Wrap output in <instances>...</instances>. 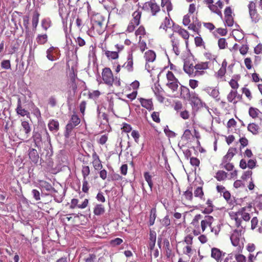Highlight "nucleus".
I'll use <instances>...</instances> for the list:
<instances>
[{"label": "nucleus", "mask_w": 262, "mask_h": 262, "mask_svg": "<svg viewBox=\"0 0 262 262\" xmlns=\"http://www.w3.org/2000/svg\"><path fill=\"white\" fill-rule=\"evenodd\" d=\"M215 220L214 218L210 215H195L190 223V227L192 228L193 235L198 236L209 229L215 235H218L220 232V228L218 226H213Z\"/></svg>", "instance_id": "nucleus-1"}, {"label": "nucleus", "mask_w": 262, "mask_h": 262, "mask_svg": "<svg viewBox=\"0 0 262 262\" xmlns=\"http://www.w3.org/2000/svg\"><path fill=\"white\" fill-rule=\"evenodd\" d=\"M251 205L242 207L236 212L229 213L230 217L235 222V226L241 231L245 230L251 219L250 211Z\"/></svg>", "instance_id": "nucleus-2"}, {"label": "nucleus", "mask_w": 262, "mask_h": 262, "mask_svg": "<svg viewBox=\"0 0 262 262\" xmlns=\"http://www.w3.org/2000/svg\"><path fill=\"white\" fill-rule=\"evenodd\" d=\"M91 29L96 32L97 34H102L105 30L107 22L105 17L100 13L93 14L91 19Z\"/></svg>", "instance_id": "nucleus-3"}, {"label": "nucleus", "mask_w": 262, "mask_h": 262, "mask_svg": "<svg viewBox=\"0 0 262 262\" xmlns=\"http://www.w3.org/2000/svg\"><path fill=\"white\" fill-rule=\"evenodd\" d=\"M142 9L154 17H158L161 14L165 13V11H162L160 5L157 3L156 0H150L145 2L143 4Z\"/></svg>", "instance_id": "nucleus-4"}, {"label": "nucleus", "mask_w": 262, "mask_h": 262, "mask_svg": "<svg viewBox=\"0 0 262 262\" xmlns=\"http://www.w3.org/2000/svg\"><path fill=\"white\" fill-rule=\"evenodd\" d=\"M31 132V126L27 121H21L20 126L14 130L15 135L20 140L28 138Z\"/></svg>", "instance_id": "nucleus-5"}, {"label": "nucleus", "mask_w": 262, "mask_h": 262, "mask_svg": "<svg viewBox=\"0 0 262 262\" xmlns=\"http://www.w3.org/2000/svg\"><path fill=\"white\" fill-rule=\"evenodd\" d=\"M204 3L211 12L222 17L223 15L221 10L224 6V3L222 1L218 0L214 3L213 0H204Z\"/></svg>", "instance_id": "nucleus-6"}, {"label": "nucleus", "mask_w": 262, "mask_h": 262, "mask_svg": "<svg viewBox=\"0 0 262 262\" xmlns=\"http://www.w3.org/2000/svg\"><path fill=\"white\" fill-rule=\"evenodd\" d=\"M248 8L251 23L254 24L258 23L261 19V16L258 12L256 3L253 1L249 2Z\"/></svg>", "instance_id": "nucleus-7"}, {"label": "nucleus", "mask_w": 262, "mask_h": 262, "mask_svg": "<svg viewBox=\"0 0 262 262\" xmlns=\"http://www.w3.org/2000/svg\"><path fill=\"white\" fill-rule=\"evenodd\" d=\"M141 15L142 12L139 10L135 11L132 14L133 18L130 21L126 29L128 32H133L135 30L136 27L140 24Z\"/></svg>", "instance_id": "nucleus-8"}, {"label": "nucleus", "mask_w": 262, "mask_h": 262, "mask_svg": "<svg viewBox=\"0 0 262 262\" xmlns=\"http://www.w3.org/2000/svg\"><path fill=\"white\" fill-rule=\"evenodd\" d=\"M80 119L76 114H73L66 127L65 136L69 137L73 129L79 124Z\"/></svg>", "instance_id": "nucleus-9"}, {"label": "nucleus", "mask_w": 262, "mask_h": 262, "mask_svg": "<svg viewBox=\"0 0 262 262\" xmlns=\"http://www.w3.org/2000/svg\"><path fill=\"white\" fill-rule=\"evenodd\" d=\"M172 50L176 55H179L184 49V43L180 38L173 33L170 35Z\"/></svg>", "instance_id": "nucleus-10"}, {"label": "nucleus", "mask_w": 262, "mask_h": 262, "mask_svg": "<svg viewBox=\"0 0 262 262\" xmlns=\"http://www.w3.org/2000/svg\"><path fill=\"white\" fill-rule=\"evenodd\" d=\"M257 166V161L255 158L249 159L247 161L245 159H242L239 163V167L242 169L249 168L251 170Z\"/></svg>", "instance_id": "nucleus-11"}, {"label": "nucleus", "mask_w": 262, "mask_h": 262, "mask_svg": "<svg viewBox=\"0 0 262 262\" xmlns=\"http://www.w3.org/2000/svg\"><path fill=\"white\" fill-rule=\"evenodd\" d=\"M102 77L104 83L108 85H112L114 82V76L112 71L109 68H105L102 72Z\"/></svg>", "instance_id": "nucleus-12"}, {"label": "nucleus", "mask_w": 262, "mask_h": 262, "mask_svg": "<svg viewBox=\"0 0 262 262\" xmlns=\"http://www.w3.org/2000/svg\"><path fill=\"white\" fill-rule=\"evenodd\" d=\"M242 99V95L238 93L236 90H231L227 96L228 102L235 105L238 101Z\"/></svg>", "instance_id": "nucleus-13"}, {"label": "nucleus", "mask_w": 262, "mask_h": 262, "mask_svg": "<svg viewBox=\"0 0 262 262\" xmlns=\"http://www.w3.org/2000/svg\"><path fill=\"white\" fill-rule=\"evenodd\" d=\"M225 255L226 253L219 248L213 247L211 249V257L216 262H221Z\"/></svg>", "instance_id": "nucleus-14"}, {"label": "nucleus", "mask_w": 262, "mask_h": 262, "mask_svg": "<svg viewBox=\"0 0 262 262\" xmlns=\"http://www.w3.org/2000/svg\"><path fill=\"white\" fill-rule=\"evenodd\" d=\"M183 70L190 76H195V67L193 63L189 60L184 61Z\"/></svg>", "instance_id": "nucleus-15"}, {"label": "nucleus", "mask_w": 262, "mask_h": 262, "mask_svg": "<svg viewBox=\"0 0 262 262\" xmlns=\"http://www.w3.org/2000/svg\"><path fill=\"white\" fill-rule=\"evenodd\" d=\"M174 32L178 34L180 36H181L184 40L187 46L188 44V40L189 38V33L186 29L182 28V27L178 26L177 27L174 28Z\"/></svg>", "instance_id": "nucleus-16"}, {"label": "nucleus", "mask_w": 262, "mask_h": 262, "mask_svg": "<svg viewBox=\"0 0 262 262\" xmlns=\"http://www.w3.org/2000/svg\"><path fill=\"white\" fill-rule=\"evenodd\" d=\"M89 200L87 199H84L82 204H79V200L77 199H73L71 202V205L70 206V208L71 209H75L77 207L79 209H84L89 204Z\"/></svg>", "instance_id": "nucleus-17"}, {"label": "nucleus", "mask_w": 262, "mask_h": 262, "mask_svg": "<svg viewBox=\"0 0 262 262\" xmlns=\"http://www.w3.org/2000/svg\"><path fill=\"white\" fill-rule=\"evenodd\" d=\"M208 62H202L195 65V76L202 75L204 73V70L208 68Z\"/></svg>", "instance_id": "nucleus-18"}, {"label": "nucleus", "mask_w": 262, "mask_h": 262, "mask_svg": "<svg viewBox=\"0 0 262 262\" xmlns=\"http://www.w3.org/2000/svg\"><path fill=\"white\" fill-rule=\"evenodd\" d=\"M214 177L217 181L220 182H224L229 180L228 173L223 170H217L215 172Z\"/></svg>", "instance_id": "nucleus-19"}, {"label": "nucleus", "mask_w": 262, "mask_h": 262, "mask_svg": "<svg viewBox=\"0 0 262 262\" xmlns=\"http://www.w3.org/2000/svg\"><path fill=\"white\" fill-rule=\"evenodd\" d=\"M161 6L163 8V11H165L164 9H166L167 15L168 17H170V12L173 9V5L171 2V0H161Z\"/></svg>", "instance_id": "nucleus-20"}, {"label": "nucleus", "mask_w": 262, "mask_h": 262, "mask_svg": "<svg viewBox=\"0 0 262 262\" xmlns=\"http://www.w3.org/2000/svg\"><path fill=\"white\" fill-rule=\"evenodd\" d=\"M191 92L189 88L184 85H181L180 86V97L181 98L187 100L188 98H190L191 95Z\"/></svg>", "instance_id": "nucleus-21"}, {"label": "nucleus", "mask_w": 262, "mask_h": 262, "mask_svg": "<svg viewBox=\"0 0 262 262\" xmlns=\"http://www.w3.org/2000/svg\"><path fill=\"white\" fill-rule=\"evenodd\" d=\"M16 113L21 116L24 117L27 116L28 117L30 115V113L24 108H23L21 106V102L20 98L17 100V107L16 108Z\"/></svg>", "instance_id": "nucleus-22"}, {"label": "nucleus", "mask_w": 262, "mask_h": 262, "mask_svg": "<svg viewBox=\"0 0 262 262\" xmlns=\"http://www.w3.org/2000/svg\"><path fill=\"white\" fill-rule=\"evenodd\" d=\"M139 101L142 107L149 111L154 110V105L151 99H146L140 98Z\"/></svg>", "instance_id": "nucleus-23"}, {"label": "nucleus", "mask_w": 262, "mask_h": 262, "mask_svg": "<svg viewBox=\"0 0 262 262\" xmlns=\"http://www.w3.org/2000/svg\"><path fill=\"white\" fill-rule=\"evenodd\" d=\"M192 199V188L190 187L187 190L184 192L183 194L182 201L184 202L183 204H185V203L191 202Z\"/></svg>", "instance_id": "nucleus-24"}, {"label": "nucleus", "mask_w": 262, "mask_h": 262, "mask_svg": "<svg viewBox=\"0 0 262 262\" xmlns=\"http://www.w3.org/2000/svg\"><path fill=\"white\" fill-rule=\"evenodd\" d=\"M133 55H129L127 61L122 66V68L126 69L128 72H132L134 70Z\"/></svg>", "instance_id": "nucleus-25"}, {"label": "nucleus", "mask_w": 262, "mask_h": 262, "mask_svg": "<svg viewBox=\"0 0 262 262\" xmlns=\"http://www.w3.org/2000/svg\"><path fill=\"white\" fill-rule=\"evenodd\" d=\"M236 153L237 149L235 147H230L227 154L223 157L222 160L231 161Z\"/></svg>", "instance_id": "nucleus-26"}, {"label": "nucleus", "mask_w": 262, "mask_h": 262, "mask_svg": "<svg viewBox=\"0 0 262 262\" xmlns=\"http://www.w3.org/2000/svg\"><path fill=\"white\" fill-rule=\"evenodd\" d=\"M240 234L237 230H235L230 236V239L233 246L236 247L239 246L240 241Z\"/></svg>", "instance_id": "nucleus-27"}, {"label": "nucleus", "mask_w": 262, "mask_h": 262, "mask_svg": "<svg viewBox=\"0 0 262 262\" xmlns=\"http://www.w3.org/2000/svg\"><path fill=\"white\" fill-rule=\"evenodd\" d=\"M28 152L29 159L31 161L34 163H37L39 158L37 150L34 148H30Z\"/></svg>", "instance_id": "nucleus-28"}, {"label": "nucleus", "mask_w": 262, "mask_h": 262, "mask_svg": "<svg viewBox=\"0 0 262 262\" xmlns=\"http://www.w3.org/2000/svg\"><path fill=\"white\" fill-rule=\"evenodd\" d=\"M188 101H191L194 105H199L202 104V101L195 92H191L190 98Z\"/></svg>", "instance_id": "nucleus-29"}, {"label": "nucleus", "mask_w": 262, "mask_h": 262, "mask_svg": "<svg viewBox=\"0 0 262 262\" xmlns=\"http://www.w3.org/2000/svg\"><path fill=\"white\" fill-rule=\"evenodd\" d=\"M144 57L146 61V63L148 62H152L156 59V55L154 51L148 50L145 53Z\"/></svg>", "instance_id": "nucleus-30"}, {"label": "nucleus", "mask_w": 262, "mask_h": 262, "mask_svg": "<svg viewBox=\"0 0 262 262\" xmlns=\"http://www.w3.org/2000/svg\"><path fill=\"white\" fill-rule=\"evenodd\" d=\"M220 167L226 169L228 171H233L234 168V165L231 161L222 160L220 165Z\"/></svg>", "instance_id": "nucleus-31"}, {"label": "nucleus", "mask_w": 262, "mask_h": 262, "mask_svg": "<svg viewBox=\"0 0 262 262\" xmlns=\"http://www.w3.org/2000/svg\"><path fill=\"white\" fill-rule=\"evenodd\" d=\"M32 138L35 146L39 148L42 143V137L41 134L38 132H34Z\"/></svg>", "instance_id": "nucleus-32"}, {"label": "nucleus", "mask_w": 262, "mask_h": 262, "mask_svg": "<svg viewBox=\"0 0 262 262\" xmlns=\"http://www.w3.org/2000/svg\"><path fill=\"white\" fill-rule=\"evenodd\" d=\"M164 248L166 252V255L168 258L172 257L173 256L170 248V243L168 239L165 238L163 241Z\"/></svg>", "instance_id": "nucleus-33"}, {"label": "nucleus", "mask_w": 262, "mask_h": 262, "mask_svg": "<svg viewBox=\"0 0 262 262\" xmlns=\"http://www.w3.org/2000/svg\"><path fill=\"white\" fill-rule=\"evenodd\" d=\"M248 130L253 135H257L259 133L260 129L258 124L255 123H251L248 124L247 126Z\"/></svg>", "instance_id": "nucleus-34"}, {"label": "nucleus", "mask_w": 262, "mask_h": 262, "mask_svg": "<svg viewBox=\"0 0 262 262\" xmlns=\"http://www.w3.org/2000/svg\"><path fill=\"white\" fill-rule=\"evenodd\" d=\"M39 16L40 14L37 10H36L33 12L32 18V25L34 29H36L38 26Z\"/></svg>", "instance_id": "nucleus-35"}, {"label": "nucleus", "mask_w": 262, "mask_h": 262, "mask_svg": "<svg viewBox=\"0 0 262 262\" xmlns=\"http://www.w3.org/2000/svg\"><path fill=\"white\" fill-rule=\"evenodd\" d=\"M48 127L50 131H57L59 129V124L58 121L51 120L48 123Z\"/></svg>", "instance_id": "nucleus-36"}, {"label": "nucleus", "mask_w": 262, "mask_h": 262, "mask_svg": "<svg viewBox=\"0 0 262 262\" xmlns=\"http://www.w3.org/2000/svg\"><path fill=\"white\" fill-rule=\"evenodd\" d=\"M104 54L109 60H114L118 58L119 54L117 51H111L109 50H104Z\"/></svg>", "instance_id": "nucleus-37"}, {"label": "nucleus", "mask_w": 262, "mask_h": 262, "mask_svg": "<svg viewBox=\"0 0 262 262\" xmlns=\"http://www.w3.org/2000/svg\"><path fill=\"white\" fill-rule=\"evenodd\" d=\"M179 81L178 79L176 81H171L170 82H167L166 85L173 92H176L178 90L179 87Z\"/></svg>", "instance_id": "nucleus-38"}, {"label": "nucleus", "mask_w": 262, "mask_h": 262, "mask_svg": "<svg viewBox=\"0 0 262 262\" xmlns=\"http://www.w3.org/2000/svg\"><path fill=\"white\" fill-rule=\"evenodd\" d=\"M105 212V208L102 204H97L94 208L93 212L96 215H101Z\"/></svg>", "instance_id": "nucleus-39"}, {"label": "nucleus", "mask_w": 262, "mask_h": 262, "mask_svg": "<svg viewBox=\"0 0 262 262\" xmlns=\"http://www.w3.org/2000/svg\"><path fill=\"white\" fill-rule=\"evenodd\" d=\"M38 182L40 186L42 188H43L45 190H46L47 191H51V190L54 189L52 185L50 183L46 181L39 180Z\"/></svg>", "instance_id": "nucleus-40"}, {"label": "nucleus", "mask_w": 262, "mask_h": 262, "mask_svg": "<svg viewBox=\"0 0 262 262\" xmlns=\"http://www.w3.org/2000/svg\"><path fill=\"white\" fill-rule=\"evenodd\" d=\"M36 40L38 45H44L48 41V35L46 34L43 35L39 34L37 35Z\"/></svg>", "instance_id": "nucleus-41"}, {"label": "nucleus", "mask_w": 262, "mask_h": 262, "mask_svg": "<svg viewBox=\"0 0 262 262\" xmlns=\"http://www.w3.org/2000/svg\"><path fill=\"white\" fill-rule=\"evenodd\" d=\"M249 115L253 119H255L258 117L260 111L255 107H250L249 109Z\"/></svg>", "instance_id": "nucleus-42"}, {"label": "nucleus", "mask_w": 262, "mask_h": 262, "mask_svg": "<svg viewBox=\"0 0 262 262\" xmlns=\"http://www.w3.org/2000/svg\"><path fill=\"white\" fill-rule=\"evenodd\" d=\"M252 174L253 172L251 170L244 171L241 176V180L244 181H247L249 178L251 180Z\"/></svg>", "instance_id": "nucleus-43"}, {"label": "nucleus", "mask_w": 262, "mask_h": 262, "mask_svg": "<svg viewBox=\"0 0 262 262\" xmlns=\"http://www.w3.org/2000/svg\"><path fill=\"white\" fill-rule=\"evenodd\" d=\"M156 216V209L155 208H152L151 209L150 211V216L149 220V226H152L154 224Z\"/></svg>", "instance_id": "nucleus-44"}, {"label": "nucleus", "mask_w": 262, "mask_h": 262, "mask_svg": "<svg viewBox=\"0 0 262 262\" xmlns=\"http://www.w3.org/2000/svg\"><path fill=\"white\" fill-rule=\"evenodd\" d=\"M170 17L165 16L164 21L160 26V29H163L165 31H167L168 28H170L171 26L170 20L169 18Z\"/></svg>", "instance_id": "nucleus-45"}, {"label": "nucleus", "mask_w": 262, "mask_h": 262, "mask_svg": "<svg viewBox=\"0 0 262 262\" xmlns=\"http://www.w3.org/2000/svg\"><path fill=\"white\" fill-rule=\"evenodd\" d=\"M144 177L145 181L147 182L150 190H152L153 187V183L152 181V176L150 174L149 172H145L144 173Z\"/></svg>", "instance_id": "nucleus-46"}, {"label": "nucleus", "mask_w": 262, "mask_h": 262, "mask_svg": "<svg viewBox=\"0 0 262 262\" xmlns=\"http://www.w3.org/2000/svg\"><path fill=\"white\" fill-rule=\"evenodd\" d=\"M154 92L157 97V100L160 102H163L165 98L163 96L162 91H160L158 88H155V89L154 90Z\"/></svg>", "instance_id": "nucleus-47"}, {"label": "nucleus", "mask_w": 262, "mask_h": 262, "mask_svg": "<svg viewBox=\"0 0 262 262\" xmlns=\"http://www.w3.org/2000/svg\"><path fill=\"white\" fill-rule=\"evenodd\" d=\"M83 179H87V177L90 173V168L89 166L83 165L81 169Z\"/></svg>", "instance_id": "nucleus-48"}, {"label": "nucleus", "mask_w": 262, "mask_h": 262, "mask_svg": "<svg viewBox=\"0 0 262 262\" xmlns=\"http://www.w3.org/2000/svg\"><path fill=\"white\" fill-rule=\"evenodd\" d=\"M146 30L144 26H140L135 31V35L139 36V39H141L142 36H144L146 34Z\"/></svg>", "instance_id": "nucleus-49"}, {"label": "nucleus", "mask_w": 262, "mask_h": 262, "mask_svg": "<svg viewBox=\"0 0 262 262\" xmlns=\"http://www.w3.org/2000/svg\"><path fill=\"white\" fill-rule=\"evenodd\" d=\"M192 137H193V135L191 131L188 129H187L184 131L182 137V139L187 141H190Z\"/></svg>", "instance_id": "nucleus-50"}, {"label": "nucleus", "mask_w": 262, "mask_h": 262, "mask_svg": "<svg viewBox=\"0 0 262 262\" xmlns=\"http://www.w3.org/2000/svg\"><path fill=\"white\" fill-rule=\"evenodd\" d=\"M193 248L192 246L186 245L183 248V253L184 254L190 256L192 254Z\"/></svg>", "instance_id": "nucleus-51"}, {"label": "nucleus", "mask_w": 262, "mask_h": 262, "mask_svg": "<svg viewBox=\"0 0 262 262\" xmlns=\"http://www.w3.org/2000/svg\"><path fill=\"white\" fill-rule=\"evenodd\" d=\"M54 49V47H51L47 50V57L49 60L54 61L55 60V56L52 54Z\"/></svg>", "instance_id": "nucleus-52"}, {"label": "nucleus", "mask_w": 262, "mask_h": 262, "mask_svg": "<svg viewBox=\"0 0 262 262\" xmlns=\"http://www.w3.org/2000/svg\"><path fill=\"white\" fill-rule=\"evenodd\" d=\"M51 21L49 19L44 18L41 20V25L42 28L47 31L51 26Z\"/></svg>", "instance_id": "nucleus-53"}, {"label": "nucleus", "mask_w": 262, "mask_h": 262, "mask_svg": "<svg viewBox=\"0 0 262 262\" xmlns=\"http://www.w3.org/2000/svg\"><path fill=\"white\" fill-rule=\"evenodd\" d=\"M92 165L95 170H101L103 167V165L100 160L97 161H93Z\"/></svg>", "instance_id": "nucleus-54"}, {"label": "nucleus", "mask_w": 262, "mask_h": 262, "mask_svg": "<svg viewBox=\"0 0 262 262\" xmlns=\"http://www.w3.org/2000/svg\"><path fill=\"white\" fill-rule=\"evenodd\" d=\"M259 220L257 216H254L251 220V229L253 230L258 227Z\"/></svg>", "instance_id": "nucleus-55"}, {"label": "nucleus", "mask_w": 262, "mask_h": 262, "mask_svg": "<svg viewBox=\"0 0 262 262\" xmlns=\"http://www.w3.org/2000/svg\"><path fill=\"white\" fill-rule=\"evenodd\" d=\"M70 84L73 91L75 92L77 89V85L76 83V78L74 73L70 76Z\"/></svg>", "instance_id": "nucleus-56"}, {"label": "nucleus", "mask_w": 262, "mask_h": 262, "mask_svg": "<svg viewBox=\"0 0 262 262\" xmlns=\"http://www.w3.org/2000/svg\"><path fill=\"white\" fill-rule=\"evenodd\" d=\"M194 194L195 197L202 199L204 195L202 187H198L194 191Z\"/></svg>", "instance_id": "nucleus-57"}, {"label": "nucleus", "mask_w": 262, "mask_h": 262, "mask_svg": "<svg viewBox=\"0 0 262 262\" xmlns=\"http://www.w3.org/2000/svg\"><path fill=\"white\" fill-rule=\"evenodd\" d=\"M218 46L220 49H225L227 46V42L224 38H220L218 40Z\"/></svg>", "instance_id": "nucleus-58"}, {"label": "nucleus", "mask_w": 262, "mask_h": 262, "mask_svg": "<svg viewBox=\"0 0 262 262\" xmlns=\"http://www.w3.org/2000/svg\"><path fill=\"white\" fill-rule=\"evenodd\" d=\"M90 189V186L87 179H83L82 190L85 193H88Z\"/></svg>", "instance_id": "nucleus-59"}, {"label": "nucleus", "mask_w": 262, "mask_h": 262, "mask_svg": "<svg viewBox=\"0 0 262 262\" xmlns=\"http://www.w3.org/2000/svg\"><path fill=\"white\" fill-rule=\"evenodd\" d=\"M225 25L228 27H232L234 24L233 16H224Z\"/></svg>", "instance_id": "nucleus-60"}, {"label": "nucleus", "mask_w": 262, "mask_h": 262, "mask_svg": "<svg viewBox=\"0 0 262 262\" xmlns=\"http://www.w3.org/2000/svg\"><path fill=\"white\" fill-rule=\"evenodd\" d=\"M97 259V256L94 253L89 254L84 258L85 262H95Z\"/></svg>", "instance_id": "nucleus-61"}, {"label": "nucleus", "mask_w": 262, "mask_h": 262, "mask_svg": "<svg viewBox=\"0 0 262 262\" xmlns=\"http://www.w3.org/2000/svg\"><path fill=\"white\" fill-rule=\"evenodd\" d=\"M236 262H246V257L242 254L238 253L234 255Z\"/></svg>", "instance_id": "nucleus-62"}, {"label": "nucleus", "mask_w": 262, "mask_h": 262, "mask_svg": "<svg viewBox=\"0 0 262 262\" xmlns=\"http://www.w3.org/2000/svg\"><path fill=\"white\" fill-rule=\"evenodd\" d=\"M100 95V92L98 90L93 91L92 92H89L88 96L90 99H96L98 98Z\"/></svg>", "instance_id": "nucleus-63"}, {"label": "nucleus", "mask_w": 262, "mask_h": 262, "mask_svg": "<svg viewBox=\"0 0 262 262\" xmlns=\"http://www.w3.org/2000/svg\"><path fill=\"white\" fill-rule=\"evenodd\" d=\"M173 108L177 112L181 111L183 108L182 102L179 100L175 101L174 103Z\"/></svg>", "instance_id": "nucleus-64"}]
</instances>
